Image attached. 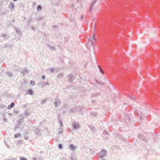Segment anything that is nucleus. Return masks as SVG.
<instances>
[{
  "instance_id": "1",
  "label": "nucleus",
  "mask_w": 160,
  "mask_h": 160,
  "mask_svg": "<svg viewBox=\"0 0 160 160\" xmlns=\"http://www.w3.org/2000/svg\"><path fill=\"white\" fill-rule=\"evenodd\" d=\"M72 126L73 128V130H75L79 129L81 125L79 123L74 122L72 123Z\"/></svg>"
},
{
  "instance_id": "2",
  "label": "nucleus",
  "mask_w": 160,
  "mask_h": 160,
  "mask_svg": "<svg viewBox=\"0 0 160 160\" xmlns=\"http://www.w3.org/2000/svg\"><path fill=\"white\" fill-rule=\"evenodd\" d=\"M106 151L104 149H102L101 152L98 154L99 157L101 158H103L105 156Z\"/></svg>"
},
{
  "instance_id": "3",
  "label": "nucleus",
  "mask_w": 160,
  "mask_h": 160,
  "mask_svg": "<svg viewBox=\"0 0 160 160\" xmlns=\"http://www.w3.org/2000/svg\"><path fill=\"white\" fill-rule=\"evenodd\" d=\"M61 103V101L58 99L57 98L55 99L54 104L56 107H57L58 106H60Z\"/></svg>"
},
{
  "instance_id": "4",
  "label": "nucleus",
  "mask_w": 160,
  "mask_h": 160,
  "mask_svg": "<svg viewBox=\"0 0 160 160\" xmlns=\"http://www.w3.org/2000/svg\"><path fill=\"white\" fill-rule=\"evenodd\" d=\"M69 149L72 151H74L76 148L77 147L72 144H70L69 146Z\"/></svg>"
},
{
  "instance_id": "5",
  "label": "nucleus",
  "mask_w": 160,
  "mask_h": 160,
  "mask_svg": "<svg viewBox=\"0 0 160 160\" xmlns=\"http://www.w3.org/2000/svg\"><path fill=\"white\" fill-rule=\"evenodd\" d=\"M95 40V38L94 37V34H93L92 38L90 40V42H91V44L93 46H94V43L93 41V40L94 41Z\"/></svg>"
},
{
  "instance_id": "6",
  "label": "nucleus",
  "mask_w": 160,
  "mask_h": 160,
  "mask_svg": "<svg viewBox=\"0 0 160 160\" xmlns=\"http://www.w3.org/2000/svg\"><path fill=\"white\" fill-rule=\"evenodd\" d=\"M34 132L38 136H39L41 135V130H39V129L37 128L34 130Z\"/></svg>"
},
{
  "instance_id": "7",
  "label": "nucleus",
  "mask_w": 160,
  "mask_h": 160,
  "mask_svg": "<svg viewBox=\"0 0 160 160\" xmlns=\"http://www.w3.org/2000/svg\"><path fill=\"white\" fill-rule=\"evenodd\" d=\"M96 0H95L94 1H93L91 3V4L90 5V11H91L92 10L93 8V7L94 5V4L96 3Z\"/></svg>"
},
{
  "instance_id": "8",
  "label": "nucleus",
  "mask_w": 160,
  "mask_h": 160,
  "mask_svg": "<svg viewBox=\"0 0 160 160\" xmlns=\"http://www.w3.org/2000/svg\"><path fill=\"white\" fill-rule=\"evenodd\" d=\"M40 84L41 86V87H44L47 85H49L48 82H41Z\"/></svg>"
},
{
  "instance_id": "9",
  "label": "nucleus",
  "mask_w": 160,
  "mask_h": 160,
  "mask_svg": "<svg viewBox=\"0 0 160 160\" xmlns=\"http://www.w3.org/2000/svg\"><path fill=\"white\" fill-rule=\"evenodd\" d=\"M69 80L70 82L72 81L73 80V76L71 74L68 75Z\"/></svg>"
},
{
  "instance_id": "10",
  "label": "nucleus",
  "mask_w": 160,
  "mask_h": 160,
  "mask_svg": "<svg viewBox=\"0 0 160 160\" xmlns=\"http://www.w3.org/2000/svg\"><path fill=\"white\" fill-rule=\"evenodd\" d=\"M63 132V128L62 127H60L59 128V134H62Z\"/></svg>"
},
{
  "instance_id": "11",
  "label": "nucleus",
  "mask_w": 160,
  "mask_h": 160,
  "mask_svg": "<svg viewBox=\"0 0 160 160\" xmlns=\"http://www.w3.org/2000/svg\"><path fill=\"white\" fill-rule=\"evenodd\" d=\"M15 105L14 103L13 102H12L11 103V104L10 105L8 106V109H11V108H12Z\"/></svg>"
},
{
  "instance_id": "12",
  "label": "nucleus",
  "mask_w": 160,
  "mask_h": 160,
  "mask_svg": "<svg viewBox=\"0 0 160 160\" xmlns=\"http://www.w3.org/2000/svg\"><path fill=\"white\" fill-rule=\"evenodd\" d=\"M138 138L139 139L143 140L144 139V136L142 134H139L138 135Z\"/></svg>"
},
{
  "instance_id": "13",
  "label": "nucleus",
  "mask_w": 160,
  "mask_h": 160,
  "mask_svg": "<svg viewBox=\"0 0 160 160\" xmlns=\"http://www.w3.org/2000/svg\"><path fill=\"white\" fill-rule=\"evenodd\" d=\"M88 127L92 130L94 131L95 130V127L91 125H88Z\"/></svg>"
},
{
  "instance_id": "14",
  "label": "nucleus",
  "mask_w": 160,
  "mask_h": 160,
  "mask_svg": "<svg viewBox=\"0 0 160 160\" xmlns=\"http://www.w3.org/2000/svg\"><path fill=\"white\" fill-rule=\"evenodd\" d=\"M48 99L47 98H44L42 99V100L41 103L42 104H44L47 101Z\"/></svg>"
},
{
  "instance_id": "15",
  "label": "nucleus",
  "mask_w": 160,
  "mask_h": 160,
  "mask_svg": "<svg viewBox=\"0 0 160 160\" xmlns=\"http://www.w3.org/2000/svg\"><path fill=\"white\" fill-rule=\"evenodd\" d=\"M63 76V74L62 73H60L57 76V78H58L59 79L60 78H61L62 76Z\"/></svg>"
},
{
  "instance_id": "16",
  "label": "nucleus",
  "mask_w": 160,
  "mask_h": 160,
  "mask_svg": "<svg viewBox=\"0 0 160 160\" xmlns=\"http://www.w3.org/2000/svg\"><path fill=\"white\" fill-rule=\"evenodd\" d=\"M37 10L38 11H40L42 9V7L40 5H38L37 8Z\"/></svg>"
},
{
  "instance_id": "17",
  "label": "nucleus",
  "mask_w": 160,
  "mask_h": 160,
  "mask_svg": "<svg viewBox=\"0 0 160 160\" xmlns=\"http://www.w3.org/2000/svg\"><path fill=\"white\" fill-rule=\"evenodd\" d=\"M103 134L104 135H109V134H108V132L107 131H106V130H105L103 132Z\"/></svg>"
},
{
  "instance_id": "18",
  "label": "nucleus",
  "mask_w": 160,
  "mask_h": 160,
  "mask_svg": "<svg viewBox=\"0 0 160 160\" xmlns=\"http://www.w3.org/2000/svg\"><path fill=\"white\" fill-rule=\"evenodd\" d=\"M59 123L60 124V126L61 127H62L63 126V124L62 122V121L61 120H59Z\"/></svg>"
},
{
  "instance_id": "19",
  "label": "nucleus",
  "mask_w": 160,
  "mask_h": 160,
  "mask_svg": "<svg viewBox=\"0 0 160 160\" xmlns=\"http://www.w3.org/2000/svg\"><path fill=\"white\" fill-rule=\"evenodd\" d=\"M49 49L52 50H56V48L54 47H50Z\"/></svg>"
},
{
  "instance_id": "20",
  "label": "nucleus",
  "mask_w": 160,
  "mask_h": 160,
  "mask_svg": "<svg viewBox=\"0 0 160 160\" xmlns=\"http://www.w3.org/2000/svg\"><path fill=\"white\" fill-rule=\"evenodd\" d=\"M35 84V82L33 81H31V85L34 86Z\"/></svg>"
},
{
  "instance_id": "21",
  "label": "nucleus",
  "mask_w": 160,
  "mask_h": 160,
  "mask_svg": "<svg viewBox=\"0 0 160 160\" xmlns=\"http://www.w3.org/2000/svg\"><path fill=\"white\" fill-rule=\"evenodd\" d=\"M43 17H40L37 18V20L38 21H40L42 19Z\"/></svg>"
},
{
  "instance_id": "22",
  "label": "nucleus",
  "mask_w": 160,
  "mask_h": 160,
  "mask_svg": "<svg viewBox=\"0 0 160 160\" xmlns=\"http://www.w3.org/2000/svg\"><path fill=\"white\" fill-rule=\"evenodd\" d=\"M20 135V134H16L14 136V138H17V137H19Z\"/></svg>"
},
{
  "instance_id": "23",
  "label": "nucleus",
  "mask_w": 160,
  "mask_h": 160,
  "mask_svg": "<svg viewBox=\"0 0 160 160\" xmlns=\"http://www.w3.org/2000/svg\"><path fill=\"white\" fill-rule=\"evenodd\" d=\"M58 147L60 149H62V144H60L59 145Z\"/></svg>"
},
{
  "instance_id": "24",
  "label": "nucleus",
  "mask_w": 160,
  "mask_h": 160,
  "mask_svg": "<svg viewBox=\"0 0 160 160\" xmlns=\"http://www.w3.org/2000/svg\"><path fill=\"white\" fill-rule=\"evenodd\" d=\"M20 159V160H27V159L26 158L23 157H21Z\"/></svg>"
},
{
  "instance_id": "25",
  "label": "nucleus",
  "mask_w": 160,
  "mask_h": 160,
  "mask_svg": "<svg viewBox=\"0 0 160 160\" xmlns=\"http://www.w3.org/2000/svg\"><path fill=\"white\" fill-rule=\"evenodd\" d=\"M39 160H43V157H40L38 158Z\"/></svg>"
},
{
  "instance_id": "26",
  "label": "nucleus",
  "mask_w": 160,
  "mask_h": 160,
  "mask_svg": "<svg viewBox=\"0 0 160 160\" xmlns=\"http://www.w3.org/2000/svg\"><path fill=\"white\" fill-rule=\"evenodd\" d=\"M71 159L72 160H77V159L74 157H71Z\"/></svg>"
},
{
  "instance_id": "27",
  "label": "nucleus",
  "mask_w": 160,
  "mask_h": 160,
  "mask_svg": "<svg viewBox=\"0 0 160 160\" xmlns=\"http://www.w3.org/2000/svg\"><path fill=\"white\" fill-rule=\"evenodd\" d=\"M34 94V92L33 90L31 89V95H32Z\"/></svg>"
},
{
  "instance_id": "28",
  "label": "nucleus",
  "mask_w": 160,
  "mask_h": 160,
  "mask_svg": "<svg viewBox=\"0 0 160 160\" xmlns=\"http://www.w3.org/2000/svg\"><path fill=\"white\" fill-rule=\"evenodd\" d=\"M98 67L99 70H103V69L102 68H101V66H100L98 65Z\"/></svg>"
},
{
  "instance_id": "29",
  "label": "nucleus",
  "mask_w": 160,
  "mask_h": 160,
  "mask_svg": "<svg viewBox=\"0 0 160 160\" xmlns=\"http://www.w3.org/2000/svg\"><path fill=\"white\" fill-rule=\"evenodd\" d=\"M58 28V26L57 25H54L53 27V28Z\"/></svg>"
},
{
  "instance_id": "30",
  "label": "nucleus",
  "mask_w": 160,
  "mask_h": 160,
  "mask_svg": "<svg viewBox=\"0 0 160 160\" xmlns=\"http://www.w3.org/2000/svg\"><path fill=\"white\" fill-rule=\"evenodd\" d=\"M96 112H94L92 113V116H96Z\"/></svg>"
},
{
  "instance_id": "31",
  "label": "nucleus",
  "mask_w": 160,
  "mask_h": 160,
  "mask_svg": "<svg viewBox=\"0 0 160 160\" xmlns=\"http://www.w3.org/2000/svg\"><path fill=\"white\" fill-rule=\"evenodd\" d=\"M32 29L33 30H35L37 28H34V27H32Z\"/></svg>"
},
{
  "instance_id": "32",
  "label": "nucleus",
  "mask_w": 160,
  "mask_h": 160,
  "mask_svg": "<svg viewBox=\"0 0 160 160\" xmlns=\"http://www.w3.org/2000/svg\"><path fill=\"white\" fill-rule=\"evenodd\" d=\"M42 78L43 79H44L45 78V77L44 76V75H43L42 77Z\"/></svg>"
},
{
  "instance_id": "33",
  "label": "nucleus",
  "mask_w": 160,
  "mask_h": 160,
  "mask_svg": "<svg viewBox=\"0 0 160 160\" xmlns=\"http://www.w3.org/2000/svg\"><path fill=\"white\" fill-rule=\"evenodd\" d=\"M103 74L104 73V71H100Z\"/></svg>"
},
{
  "instance_id": "34",
  "label": "nucleus",
  "mask_w": 160,
  "mask_h": 160,
  "mask_svg": "<svg viewBox=\"0 0 160 160\" xmlns=\"http://www.w3.org/2000/svg\"><path fill=\"white\" fill-rule=\"evenodd\" d=\"M33 160H37V158H32Z\"/></svg>"
},
{
  "instance_id": "35",
  "label": "nucleus",
  "mask_w": 160,
  "mask_h": 160,
  "mask_svg": "<svg viewBox=\"0 0 160 160\" xmlns=\"http://www.w3.org/2000/svg\"><path fill=\"white\" fill-rule=\"evenodd\" d=\"M130 98L132 100H135V98H132L131 97H130Z\"/></svg>"
},
{
  "instance_id": "36",
  "label": "nucleus",
  "mask_w": 160,
  "mask_h": 160,
  "mask_svg": "<svg viewBox=\"0 0 160 160\" xmlns=\"http://www.w3.org/2000/svg\"><path fill=\"white\" fill-rule=\"evenodd\" d=\"M72 112H73V111H72V110H70V111H69V112H70V113H72Z\"/></svg>"
},
{
  "instance_id": "37",
  "label": "nucleus",
  "mask_w": 160,
  "mask_h": 160,
  "mask_svg": "<svg viewBox=\"0 0 160 160\" xmlns=\"http://www.w3.org/2000/svg\"><path fill=\"white\" fill-rule=\"evenodd\" d=\"M50 70H54V69L53 68H51Z\"/></svg>"
},
{
  "instance_id": "38",
  "label": "nucleus",
  "mask_w": 160,
  "mask_h": 160,
  "mask_svg": "<svg viewBox=\"0 0 160 160\" xmlns=\"http://www.w3.org/2000/svg\"><path fill=\"white\" fill-rule=\"evenodd\" d=\"M73 5H72V8H73Z\"/></svg>"
},
{
  "instance_id": "39",
  "label": "nucleus",
  "mask_w": 160,
  "mask_h": 160,
  "mask_svg": "<svg viewBox=\"0 0 160 160\" xmlns=\"http://www.w3.org/2000/svg\"><path fill=\"white\" fill-rule=\"evenodd\" d=\"M82 18V16H81V18Z\"/></svg>"
},
{
  "instance_id": "40",
  "label": "nucleus",
  "mask_w": 160,
  "mask_h": 160,
  "mask_svg": "<svg viewBox=\"0 0 160 160\" xmlns=\"http://www.w3.org/2000/svg\"><path fill=\"white\" fill-rule=\"evenodd\" d=\"M52 71V72H53V71H54L52 70V71Z\"/></svg>"
},
{
  "instance_id": "41",
  "label": "nucleus",
  "mask_w": 160,
  "mask_h": 160,
  "mask_svg": "<svg viewBox=\"0 0 160 160\" xmlns=\"http://www.w3.org/2000/svg\"><path fill=\"white\" fill-rule=\"evenodd\" d=\"M14 1H16L17 0H14Z\"/></svg>"
},
{
  "instance_id": "42",
  "label": "nucleus",
  "mask_w": 160,
  "mask_h": 160,
  "mask_svg": "<svg viewBox=\"0 0 160 160\" xmlns=\"http://www.w3.org/2000/svg\"><path fill=\"white\" fill-rule=\"evenodd\" d=\"M102 160H105L104 159H102Z\"/></svg>"
}]
</instances>
